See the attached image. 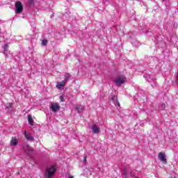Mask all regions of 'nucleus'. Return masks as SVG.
<instances>
[{"mask_svg":"<svg viewBox=\"0 0 178 178\" xmlns=\"http://www.w3.org/2000/svg\"><path fill=\"white\" fill-rule=\"evenodd\" d=\"M56 172V168H55V165H51L46 169V171L44 172V176L47 178H51L52 176L55 175V172Z\"/></svg>","mask_w":178,"mask_h":178,"instance_id":"1","label":"nucleus"},{"mask_svg":"<svg viewBox=\"0 0 178 178\" xmlns=\"http://www.w3.org/2000/svg\"><path fill=\"white\" fill-rule=\"evenodd\" d=\"M116 86H122L126 83V78L124 75H118L114 81Z\"/></svg>","mask_w":178,"mask_h":178,"instance_id":"2","label":"nucleus"},{"mask_svg":"<svg viewBox=\"0 0 178 178\" xmlns=\"http://www.w3.org/2000/svg\"><path fill=\"white\" fill-rule=\"evenodd\" d=\"M15 9H16V13H22V12H23V5H22V2L20 1L16 2Z\"/></svg>","mask_w":178,"mask_h":178,"instance_id":"3","label":"nucleus"},{"mask_svg":"<svg viewBox=\"0 0 178 178\" xmlns=\"http://www.w3.org/2000/svg\"><path fill=\"white\" fill-rule=\"evenodd\" d=\"M60 108V106H59V104L58 103H52L50 106V109L54 113L58 112V111H59Z\"/></svg>","mask_w":178,"mask_h":178,"instance_id":"4","label":"nucleus"},{"mask_svg":"<svg viewBox=\"0 0 178 178\" xmlns=\"http://www.w3.org/2000/svg\"><path fill=\"white\" fill-rule=\"evenodd\" d=\"M23 148L25 152L27 154L28 156L31 158V152H33V149H31L29 145H24Z\"/></svg>","mask_w":178,"mask_h":178,"instance_id":"5","label":"nucleus"},{"mask_svg":"<svg viewBox=\"0 0 178 178\" xmlns=\"http://www.w3.org/2000/svg\"><path fill=\"white\" fill-rule=\"evenodd\" d=\"M159 161L163 162V163H164V164L168 163V160L166 159V156L165 155V153H163V152L159 153Z\"/></svg>","mask_w":178,"mask_h":178,"instance_id":"6","label":"nucleus"},{"mask_svg":"<svg viewBox=\"0 0 178 178\" xmlns=\"http://www.w3.org/2000/svg\"><path fill=\"white\" fill-rule=\"evenodd\" d=\"M91 130H92V132L93 133V134H98L100 131L99 127H98V126H97V124L92 125Z\"/></svg>","mask_w":178,"mask_h":178,"instance_id":"7","label":"nucleus"},{"mask_svg":"<svg viewBox=\"0 0 178 178\" xmlns=\"http://www.w3.org/2000/svg\"><path fill=\"white\" fill-rule=\"evenodd\" d=\"M24 134L25 136V138H26L28 141H34V137H33L31 134L27 133L26 131H24Z\"/></svg>","mask_w":178,"mask_h":178,"instance_id":"8","label":"nucleus"},{"mask_svg":"<svg viewBox=\"0 0 178 178\" xmlns=\"http://www.w3.org/2000/svg\"><path fill=\"white\" fill-rule=\"evenodd\" d=\"M65 86H66V82L63 81L61 82H57L56 87L58 90H61L62 88H63V87H65Z\"/></svg>","mask_w":178,"mask_h":178,"instance_id":"9","label":"nucleus"},{"mask_svg":"<svg viewBox=\"0 0 178 178\" xmlns=\"http://www.w3.org/2000/svg\"><path fill=\"white\" fill-rule=\"evenodd\" d=\"M111 101H113V102L114 104H115L116 105H118V106H120V104L118 101V96H116V95L113 96L111 97Z\"/></svg>","mask_w":178,"mask_h":178,"instance_id":"10","label":"nucleus"},{"mask_svg":"<svg viewBox=\"0 0 178 178\" xmlns=\"http://www.w3.org/2000/svg\"><path fill=\"white\" fill-rule=\"evenodd\" d=\"M6 109L8 110L9 112H12L13 111V104L8 103L6 104Z\"/></svg>","mask_w":178,"mask_h":178,"instance_id":"11","label":"nucleus"},{"mask_svg":"<svg viewBox=\"0 0 178 178\" xmlns=\"http://www.w3.org/2000/svg\"><path fill=\"white\" fill-rule=\"evenodd\" d=\"M70 77H72V75H70V74H69V73L65 74V79L63 80V81L67 83V81H69V80H70Z\"/></svg>","mask_w":178,"mask_h":178,"instance_id":"12","label":"nucleus"},{"mask_svg":"<svg viewBox=\"0 0 178 178\" xmlns=\"http://www.w3.org/2000/svg\"><path fill=\"white\" fill-rule=\"evenodd\" d=\"M10 145L16 146L17 145V139L16 138H13L10 140Z\"/></svg>","mask_w":178,"mask_h":178,"instance_id":"13","label":"nucleus"},{"mask_svg":"<svg viewBox=\"0 0 178 178\" xmlns=\"http://www.w3.org/2000/svg\"><path fill=\"white\" fill-rule=\"evenodd\" d=\"M76 109L79 112V113H81V112H83V106H76Z\"/></svg>","mask_w":178,"mask_h":178,"instance_id":"14","label":"nucleus"},{"mask_svg":"<svg viewBox=\"0 0 178 178\" xmlns=\"http://www.w3.org/2000/svg\"><path fill=\"white\" fill-rule=\"evenodd\" d=\"M28 122L31 126H33V117L31 115L28 116Z\"/></svg>","mask_w":178,"mask_h":178,"instance_id":"15","label":"nucleus"},{"mask_svg":"<svg viewBox=\"0 0 178 178\" xmlns=\"http://www.w3.org/2000/svg\"><path fill=\"white\" fill-rule=\"evenodd\" d=\"M8 44H4L3 50H4V54L5 55H6V56H8Z\"/></svg>","mask_w":178,"mask_h":178,"instance_id":"16","label":"nucleus"},{"mask_svg":"<svg viewBox=\"0 0 178 178\" xmlns=\"http://www.w3.org/2000/svg\"><path fill=\"white\" fill-rule=\"evenodd\" d=\"M47 44H48V40H43L42 41V47H45V45H47Z\"/></svg>","mask_w":178,"mask_h":178,"instance_id":"17","label":"nucleus"},{"mask_svg":"<svg viewBox=\"0 0 178 178\" xmlns=\"http://www.w3.org/2000/svg\"><path fill=\"white\" fill-rule=\"evenodd\" d=\"M165 104H162L161 105V106H160V108H161L162 111H163V109H165Z\"/></svg>","mask_w":178,"mask_h":178,"instance_id":"18","label":"nucleus"},{"mask_svg":"<svg viewBox=\"0 0 178 178\" xmlns=\"http://www.w3.org/2000/svg\"><path fill=\"white\" fill-rule=\"evenodd\" d=\"M29 5H34V1L33 0H29Z\"/></svg>","mask_w":178,"mask_h":178,"instance_id":"19","label":"nucleus"},{"mask_svg":"<svg viewBox=\"0 0 178 178\" xmlns=\"http://www.w3.org/2000/svg\"><path fill=\"white\" fill-rule=\"evenodd\" d=\"M60 101L61 102H63V101H65L63 96H60Z\"/></svg>","mask_w":178,"mask_h":178,"instance_id":"20","label":"nucleus"},{"mask_svg":"<svg viewBox=\"0 0 178 178\" xmlns=\"http://www.w3.org/2000/svg\"><path fill=\"white\" fill-rule=\"evenodd\" d=\"M83 162H84V163H87V157L86 156H85L83 158Z\"/></svg>","mask_w":178,"mask_h":178,"instance_id":"21","label":"nucleus"},{"mask_svg":"<svg viewBox=\"0 0 178 178\" xmlns=\"http://www.w3.org/2000/svg\"><path fill=\"white\" fill-rule=\"evenodd\" d=\"M178 83V73H177V81H176V84Z\"/></svg>","mask_w":178,"mask_h":178,"instance_id":"22","label":"nucleus"},{"mask_svg":"<svg viewBox=\"0 0 178 178\" xmlns=\"http://www.w3.org/2000/svg\"><path fill=\"white\" fill-rule=\"evenodd\" d=\"M69 178H74L73 176H70Z\"/></svg>","mask_w":178,"mask_h":178,"instance_id":"23","label":"nucleus"},{"mask_svg":"<svg viewBox=\"0 0 178 178\" xmlns=\"http://www.w3.org/2000/svg\"><path fill=\"white\" fill-rule=\"evenodd\" d=\"M51 17H54V15H51Z\"/></svg>","mask_w":178,"mask_h":178,"instance_id":"24","label":"nucleus"}]
</instances>
